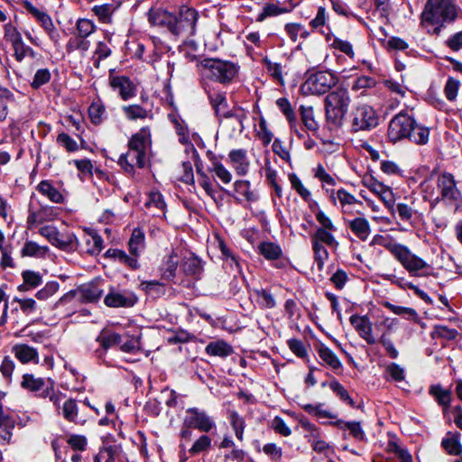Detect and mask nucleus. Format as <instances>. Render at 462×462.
Returning a JSON list of instances; mask_svg holds the SVG:
<instances>
[{
	"instance_id": "f257e3e1",
	"label": "nucleus",
	"mask_w": 462,
	"mask_h": 462,
	"mask_svg": "<svg viewBox=\"0 0 462 462\" xmlns=\"http://www.w3.org/2000/svg\"><path fill=\"white\" fill-rule=\"evenodd\" d=\"M152 143L149 126L142 127L130 137L127 143V152L122 153L117 160V164L125 173L133 177L136 169H143L146 166Z\"/></svg>"
},
{
	"instance_id": "f03ea898",
	"label": "nucleus",
	"mask_w": 462,
	"mask_h": 462,
	"mask_svg": "<svg viewBox=\"0 0 462 462\" xmlns=\"http://www.w3.org/2000/svg\"><path fill=\"white\" fill-rule=\"evenodd\" d=\"M459 8L452 0H427L420 14V25L428 33L439 35L445 23H454Z\"/></svg>"
},
{
	"instance_id": "7ed1b4c3",
	"label": "nucleus",
	"mask_w": 462,
	"mask_h": 462,
	"mask_svg": "<svg viewBox=\"0 0 462 462\" xmlns=\"http://www.w3.org/2000/svg\"><path fill=\"white\" fill-rule=\"evenodd\" d=\"M371 245H379L386 248L411 276L427 277L432 273L431 265L402 244L391 243L386 237L376 235L373 237Z\"/></svg>"
},
{
	"instance_id": "20e7f679",
	"label": "nucleus",
	"mask_w": 462,
	"mask_h": 462,
	"mask_svg": "<svg viewBox=\"0 0 462 462\" xmlns=\"http://www.w3.org/2000/svg\"><path fill=\"white\" fill-rule=\"evenodd\" d=\"M387 136L392 143L409 140L416 144L423 145L429 141L430 129L420 124L407 112L401 111L390 121Z\"/></svg>"
},
{
	"instance_id": "39448f33",
	"label": "nucleus",
	"mask_w": 462,
	"mask_h": 462,
	"mask_svg": "<svg viewBox=\"0 0 462 462\" xmlns=\"http://www.w3.org/2000/svg\"><path fill=\"white\" fill-rule=\"evenodd\" d=\"M198 18L199 14L195 9L182 5L177 14L157 13L154 23L164 25L174 36L188 39L196 32Z\"/></svg>"
},
{
	"instance_id": "423d86ee",
	"label": "nucleus",
	"mask_w": 462,
	"mask_h": 462,
	"mask_svg": "<svg viewBox=\"0 0 462 462\" xmlns=\"http://www.w3.org/2000/svg\"><path fill=\"white\" fill-rule=\"evenodd\" d=\"M199 67L204 78L222 85L231 83L236 77L239 69L232 61L210 58L201 60Z\"/></svg>"
},
{
	"instance_id": "0eeeda50",
	"label": "nucleus",
	"mask_w": 462,
	"mask_h": 462,
	"mask_svg": "<svg viewBox=\"0 0 462 462\" xmlns=\"http://www.w3.org/2000/svg\"><path fill=\"white\" fill-rule=\"evenodd\" d=\"M380 124V115L371 105L357 103L349 114V129L351 133L370 132Z\"/></svg>"
},
{
	"instance_id": "6e6552de",
	"label": "nucleus",
	"mask_w": 462,
	"mask_h": 462,
	"mask_svg": "<svg viewBox=\"0 0 462 462\" xmlns=\"http://www.w3.org/2000/svg\"><path fill=\"white\" fill-rule=\"evenodd\" d=\"M350 102V96L346 88H337L330 91L324 101L327 120L335 125H340L348 110Z\"/></svg>"
},
{
	"instance_id": "1a4fd4ad",
	"label": "nucleus",
	"mask_w": 462,
	"mask_h": 462,
	"mask_svg": "<svg viewBox=\"0 0 462 462\" xmlns=\"http://www.w3.org/2000/svg\"><path fill=\"white\" fill-rule=\"evenodd\" d=\"M436 189L438 195L436 202L443 201L445 204L454 206L456 210L462 205V194L457 187L454 176L448 172H443L437 176Z\"/></svg>"
},
{
	"instance_id": "9d476101",
	"label": "nucleus",
	"mask_w": 462,
	"mask_h": 462,
	"mask_svg": "<svg viewBox=\"0 0 462 462\" xmlns=\"http://www.w3.org/2000/svg\"><path fill=\"white\" fill-rule=\"evenodd\" d=\"M39 234L46 238L53 246L65 251L74 252L78 248V239L72 233L61 234L52 225L42 226L39 228Z\"/></svg>"
},
{
	"instance_id": "9b49d317",
	"label": "nucleus",
	"mask_w": 462,
	"mask_h": 462,
	"mask_svg": "<svg viewBox=\"0 0 462 462\" xmlns=\"http://www.w3.org/2000/svg\"><path fill=\"white\" fill-rule=\"evenodd\" d=\"M337 83L335 74L328 70H320L310 74L302 88L312 95H323L328 93Z\"/></svg>"
},
{
	"instance_id": "f8f14e48",
	"label": "nucleus",
	"mask_w": 462,
	"mask_h": 462,
	"mask_svg": "<svg viewBox=\"0 0 462 462\" xmlns=\"http://www.w3.org/2000/svg\"><path fill=\"white\" fill-rule=\"evenodd\" d=\"M329 198L331 202L337 208H339L345 215H355L360 214V207L363 206V202L357 199L353 194L348 192L346 189L341 188L337 190H328Z\"/></svg>"
},
{
	"instance_id": "ddd939ff",
	"label": "nucleus",
	"mask_w": 462,
	"mask_h": 462,
	"mask_svg": "<svg viewBox=\"0 0 462 462\" xmlns=\"http://www.w3.org/2000/svg\"><path fill=\"white\" fill-rule=\"evenodd\" d=\"M183 426L187 428H193L201 432H209L216 428L214 419L209 416L204 410L192 407L186 410V414L183 420Z\"/></svg>"
},
{
	"instance_id": "4468645a",
	"label": "nucleus",
	"mask_w": 462,
	"mask_h": 462,
	"mask_svg": "<svg viewBox=\"0 0 462 462\" xmlns=\"http://www.w3.org/2000/svg\"><path fill=\"white\" fill-rule=\"evenodd\" d=\"M23 5L24 8L27 10V12L31 14L33 17H35L37 21L41 23L42 27L46 32L50 40L54 43V45H59L60 35L58 30L55 28L51 16L47 13L36 8L28 0L23 1Z\"/></svg>"
},
{
	"instance_id": "2eb2a0df",
	"label": "nucleus",
	"mask_w": 462,
	"mask_h": 462,
	"mask_svg": "<svg viewBox=\"0 0 462 462\" xmlns=\"http://www.w3.org/2000/svg\"><path fill=\"white\" fill-rule=\"evenodd\" d=\"M297 5L298 3L295 0H283L281 2L269 0L264 4L262 11L257 14L256 22L261 23L268 17H274L290 14L293 11Z\"/></svg>"
},
{
	"instance_id": "dca6fc26",
	"label": "nucleus",
	"mask_w": 462,
	"mask_h": 462,
	"mask_svg": "<svg viewBox=\"0 0 462 462\" xmlns=\"http://www.w3.org/2000/svg\"><path fill=\"white\" fill-rule=\"evenodd\" d=\"M109 85L125 101L136 96L137 87L128 77L109 75Z\"/></svg>"
},
{
	"instance_id": "f3484780",
	"label": "nucleus",
	"mask_w": 462,
	"mask_h": 462,
	"mask_svg": "<svg viewBox=\"0 0 462 462\" xmlns=\"http://www.w3.org/2000/svg\"><path fill=\"white\" fill-rule=\"evenodd\" d=\"M137 301L136 296L130 291H118L111 289L104 299V303L110 308H130Z\"/></svg>"
},
{
	"instance_id": "a211bd4d",
	"label": "nucleus",
	"mask_w": 462,
	"mask_h": 462,
	"mask_svg": "<svg viewBox=\"0 0 462 462\" xmlns=\"http://www.w3.org/2000/svg\"><path fill=\"white\" fill-rule=\"evenodd\" d=\"M440 446L448 455L457 457L454 462H462V443L460 432L448 431L441 439Z\"/></svg>"
},
{
	"instance_id": "6ab92c4d",
	"label": "nucleus",
	"mask_w": 462,
	"mask_h": 462,
	"mask_svg": "<svg viewBox=\"0 0 462 462\" xmlns=\"http://www.w3.org/2000/svg\"><path fill=\"white\" fill-rule=\"evenodd\" d=\"M11 353L22 365H38L40 363V356L37 348L27 344H14L11 348Z\"/></svg>"
},
{
	"instance_id": "aec40b11",
	"label": "nucleus",
	"mask_w": 462,
	"mask_h": 462,
	"mask_svg": "<svg viewBox=\"0 0 462 462\" xmlns=\"http://www.w3.org/2000/svg\"><path fill=\"white\" fill-rule=\"evenodd\" d=\"M349 321L358 332L360 337H362L368 345H374L376 343V339L373 334V324L367 316L354 314L350 317Z\"/></svg>"
},
{
	"instance_id": "412c9836",
	"label": "nucleus",
	"mask_w": 462,
	"mask_h": 462,
	"mask_svg": "<svg viewBox=\"0 0 462 462\" xmlns=\"http://www.w3.org/2000/svg\"><path fill=\"white\" fill-rule=\"evenodd\" d=\"M57 214L51 207H42L37 210H29L27 217L28 229H33L36 226L56 219Z\"/></svg>"
},
{
	"instance_id": "4be33fe9",
	"label": "nucleus",
	"mask_w": 462,
	"mask_h": 462,
	"mask_svg": "<svg viewBox=\"0 0 462 462\" xmlns=\"http://www.w3.org/2000/svg\"><path fill=\"white\" fill-rule=\"evenodd\" d=\"M317 353L322 360V365L331 369L335 374H341L343 365L337 356L324 344L317 347Z\"/></svg>"
},
{
	"instance_id": "5701e85b",
	"label": "nucleus",
	"mask_w": 462,
	"mask_h": 462,
	"mask_svg": "<svg viewBox=\"0 0 462 462\" xmlns=\"http://www.w3.org/2000/svg\"><path fill=\"white\" fill-rule=\"evenodd\" d=\"M228 161L239 176H245L249 171L250 162L245 149H234L228 153Z\"/></svg>"
},
{
	"instance_id": "b1692460",
	"label": "nucleus",
	"mask_w": 462,
	"mask_h": 462,
	"mask_svg": "<svg viewBox=\"0 0 462 462\" xmlns=\"http://www.w3.org/2000/svg\"><path fill=\"white\" fill-rule=\"evenodd\" d=\"M52 383L51 379L46 380L42 377H36L33 374H24L22 376L21 387L31 393H34L36 396L43 391L46 386H50Z\"/></svg>"
},
{
	"instance_id": "393cba45",
	"label": "nucleus",
	"mask_w": 462,
	"mask_h": 462,
	"mask_svg": "<svg viewBox=\"0 0 462 462\" xmlns=\"http://www.w3.org/2000/svg\"><path fill=\"white\" fill-rule=\"evenodd\" d=\"M347 227L361 241H366L372 229L369 221L364 217H356L346 221Z\"/></svg>"
},
{
	"instance_id": "a878e982",
	"label": "nucleus",
	"mask_w": 462,
	"mask_h": 462,
	"mask_svg": "<svg viewBox=\"0 0 462 462\" xmlns=\"http://www.w3.org/2000/svg\"><path fill=\"white\" fill-rule=\"evenodd\" d=\"M284 32L292 42H299L297 48L300 49L301 42L306 40L310 32L300 23H287L284 25Z\"/></svg>"
},
{
	"instance_id": "bb28decb",
	"label": "nucleus",
	"mask_w": 462,
	"mask_h": 462,
	"mask_svg": "<svg viewBox=\"0 0 462 462\" xmlns=\"http://www.w3.org/2000/svg\"><path fill=\"white\" fill-rule=\"evenodd\" d=\"M234 193L235 199L239 203L243 201L252 202L257 199V196L251 189V184L248 180H236L234 183Z\"/></svg>"
},
{
	"instance_id": "cd10ccee",
	"label": "nucleus",
	"mask_w": 462,
	"mask_h": 462,
	"mask_svg": "<svg viewBox=\"0 0 462 462\" xmlns=\"http://www.w3.org/2000/svg\"><path fill=\"white\" fill-rule=\"evenodd\" d=\"M105 256L115 261H118L120 263L125 264L132 270H137L140 268V264L136 257L132 254L128 255L125 251L120 249H108Z\"/></svg>"
},
{
	"instance_id": "c85d7f7f",
	"label": "nucleus",
	"mask_w": 462,
	"mask_h": 462,
	"mask_svg": "<svg viewBox=\"0 0 462 462\" xmlns=\"http://www.w3.org/2000/svg\"><path fill=\"white\" fill-rule=\"evenodd\" d=\"M145 248V236L141 228H134L132 232L131 237L128 241V249L130 254L136 257L138 260L139 255Z\"/></svg>"
},
{
	"instance_id": "c756f323",
	"label": "nucleus",
	"mask_w": 462,
	"mask_h": 462,
	"mask_svg": "<svg viewBox=\"0 0 462 462\" xmlns=\"http://www.w3.org/2000/svg\"><path fill=\"white\" fill-rule=\"evenodd\" d=\"M37 190L53 203L60 204L65 200L63 194L49 180H42L37 186Z\"/></svg>"
},
{
	"instance_id": "7c9ffc66",
	"label": "nucleus",
	"mask_w": 462,
	"mask_h": 462,
	"mask_svg": "<svg viewBox=\"0 0 462 462\" xmlns=\"http://www.w3.org/2000/svg\"><path fill=\"white\" fill-rule=\"evenodd\" d=\"M178 265V254L172 250L161 267L162 278L166 281H172L176 276Z\"/></svg>"
},
{
	"instance_id": "2f4dec72",
	"label": "nucleus",
	"mask_w": 462,
	"mask_h": 462,
	"mask_svg": "<svg viewBox=\"0 0 462 462\" xmlns=\"http://www.w3.org/2000/svg\"><path fill=\"white\" fill-rule=\"evenodd\" d=\"M205 351L208 356L224 358L233 353V348L224 340H216L209 342L207 345Z\"/></svg>"
},
{
	"instance_id": "473e14b6",
	"label": "nucleus",
	"mask_w": 462,
	"mask_h": 462,
	"mask_svg": "<svg viewBox=\"0 0 462 462\" xmlns=\"http://www.w3.org/2000/svg\"><path fill=\"white\" fill-rule=\"evenodd\" d=\"M122 110L125 118L129 121H134L138 119L143 120L152 117L151 110H147L137 104L124 106H122Z\"/></svg>"
},
{
	"instance_id": "72a5a7b5",
	"label": "nucleus",
	"mask_w": 462,
	"mask_h": 462,
	"mask_svg": "<svg viewBox=\"0 0 462 462\" xmlns=\"http://www.w3.org/2000/svg\"><path fill=\"white\" fill-rule=\"evenodd\" d=\"M208 98L210 100V104L213 106L215 113L217 116H223L225 117H230L232 115L226 111L227 108V101L226 97V93L224 92H215L208 95Z\"/></svg>"
},
{
	"instance_id": "f704fd0d",
	"label": "nucleus",
	"mask_w": 462,
	"mask_h": 462,
	"mask_svg": "<svg viewBox=\"0 0 462 462\" xmlns=\"http://www.w3.org/2000/svg\"><path fill=\"white\" fill-rule=\"evenodd\" d=\"M60 414L69 422L79 423V407L74 399H67L61 405Z\"/></svg>"
},
{
	"instance_id": "c9c22d12",
	"label": "nucleus",
	"mask_w": 462,
	"mask_h": 462,
	"mask_svg": "<svg viewBox=\"0 0 462 462\" xmlns=\"http://www.w3.org/2000/svg\"><path fill=\"white\" fill-rule=\"evenodd\" d=\"M79 292L84 301L94 302L101 298L103 290L99 287L98 282H92L81 286Z\"/></svg>"
},
{
	"instance_id": "e433bc0d",
	"label": "nucleus",
	"mask_w": 462,
	"mask_h": 462,
	"mask_svg": "<svg viewBox=\"0 0 462 462\" xmlns=\"http://www.w3.org/2000/svg\"><path fill=\"white\" fill-rule=\"evenodd\" d=\"M15 102L14 94L0 84V123H3L8 116V104Z\"/></svg>"
},
{
	"instance_id": "4c0bfd02",
	"label": "nucleus",
	"mask_w": 462,
	"mask_h": 462,
	"mask_svg": "<svg viewBox=\"0 0 462 462\" xmlns=\"http://www.w3.org/2000/svg\"><path fill=\"white\" fill-rule=\"evenodd\" d=\"M49 253V247L40 245L33 241H26L21 250L22 256L43 258Z\"/></svg>"
},
{
	"instance_id": "58836bf2",
	"label": "nucleus",
	"mask_w": 462,
	"mask_h": 462,
	"mask_svg": "<svg viewBox=\"0 0 462 462\" xmlns=\"http://www.w3.org/2000/svg\"><path fill=\"white\" fill-rule=\"evenodd\" d=\"M227 419L239 441L244 440V430L245 428V419L236 411H228Z\"/></svg>"
},
{
	"instance_id": "ea45409f",
	"label": "nucleus",
	"mask_w": 462,
	"mask_h": 462,
	"mask_svg": "<svg viewBox=\"0 0 462 462\" xmlns=\"http://www.w3.org/2000/svg\"><path fill=\"white\" fill-rule=\"evenodd\" d=\"M260 254L267 260H278L282 254V248L275 243L263 242L258 246Z\"/></svg>"
},
{
	"instance_id": "a19ab883",
	"label": "nucleus",
	"mask_w": 462,
	"mask_h": 462,
	"mask_svg": "<svg viewBox=\"0 0 462 462\" xmlns=\"http://www.w3.org/2000/svg\"><path fill=\"white\" fill-rule=\"evenodd\" d=\"M106 116V106L100 99L94 100L88 107V116L92 124L100 125Z\"/></svg>"
},
{
	"instance_id": "79ce46f5",
	"label": "nucleus",
	"mask_w": 462,
	"mask_h": 462,
	"mask_svg": "<svg viewBox=\"0 0 462 462\" xmlns=\"http://www.w3.org/2000/svg\"><path fill=\"white\" fill-rule=\"evenodd\" d=\"M430 394L434 397L437 402L444 408L449 407L451 402V393L448 390L443 389L440 385H432L430 388Z\"/></svg>"
},
{
	"instance_id": "37998d69",
	"label": "nucleus",
	"mask_w": 462,
	"mask_h": 462,
	"mask_svg": "<svg viewBox=\"0 0 462 462\" xmlns=\"http://www.w3.org/2000/svg\"><path fill=\"white\" fill-rule=\"evenodd\" d=\"M383 305L386 309H388L391 312L394 313L395 315L402 316L405 319H411L413 321H417L419 319V315H418L417 311L412 308L397 306L389 301L383 302Z\"/></svg>"
},
{
	"instance_id": "c03bdc74",
	"label": "nucleus",
	"mask_w": 462,
	"mask_h": 462,
	"mask_svg": "<svg viewBox=\"0 0 462 462\" xmlns=\"http://www.w3.org/2000/svg\"><path fill=\"white\" fill-rule=\"evenodd\" d=\"M376 85V79L369 76H360L353 80L351 89L354 92H360V95L364 96L366 89L374 88Z\"/></svg>"
},
{
	"instance_id": "a18cd8bd",
	"label": "nucleus",
	"mask_w": 462,
	"mask_h": 462,
	"mask_svg": "<svg viewBox=\"0 0 462 462\" xmlns=\"http://www.w3.org/2000/svg\"><path fill=\"white\" fill-rule=\"evenodd\" d=\"M116 11V6L113 4H104L100 5H94L92 12L97 16L98 20L103 23H110L112 14Z\"/></svg>"
},
{
	"instance_id": "49530a36",
	"label": "nucleus",
	"mask_w": 462,
	"mask_h": 462,
	"mask_svg": "<svg viewBox=\"0 0 462 462\" xmlns=\"http://www.w3.org/2000/svg\"><path fill=\"white\" fill-rule=\"evenodd\" d=\"M300 110L301 121L305 128L312 133L317 132L319 130V124L315 120L313 108L311 106L305 107L301 106Z\"/></svg>"
},
{
	"instance_id": "de8ad7c7",
	"label": "nucleus",
	"mask_w": 462,
	"mask_h": 462,
	"mask_svg": "<svg viewBox=\"0 0 462 462\" xmlns=\"http://www.w3.org/2000/svg\"><path fill=\"white\" fill-rule=\"evenodd\" d=\"M255 300L262 309H273L276 306V300L273 295L267 290L254 291Z\"/></svg>"
},
{
	"instance_id": "09e8293b",
	"label": "nucleus",
	"mask_w": 462,
	"mask_h": 462,
	"mask_svg": "<svg viewBox=\"0 0 462 462\" xmlns=\"http://www.w3.org/2000/svg\"><path fill=\"white\" fill-rule=\"evenodd\" d=\"M289 180L291 188L299 194V196L306 202L311 199L310 191L303 185L300 178L295 173L289 174Z\"/></svg>"
},
{
	"instance_id": "8fccbe9b",
	"label": "nucleus",
	"mask_w": 462,
	"mask_h": 462,
	"mask_svg": "<svg viewBox=\"0 0 462 462\" xmlns=\"http://www.w3.org/2000/svg\"><path fill=\"white\" fill-rule=\"evenodd\" d=\"M90 47V42L86 38H81L79 35L75 34L70 37L67 42L66 50L68 52L74 51H87Z\"/></svg>"
},
{
	"instance_id": "3c124183",
	"label": "nucleus",
	"mask_w": 462,
	"mask_h": 462,
	"mask_svg": "<svg viewBox=\"0 0 462 462\" xmlns=\"http://www.w3.org/2000/svg\"><path fill=\"white\" fill-rule=\"evenodd\" d=\"M312 241H318L319 244H326L329 246H337L338 245L332 234V230L325 228H318L312 236Z\"/></svg>"
},
{
	"instance_id": "603ef678",
	"label": "nucleus",
	"mask_w": 462,
	"mask_h": 462,
	"mask_svg": "<svg viewBox=\"0 0 462 462\" xmlns=\"http://www.w3.org/2000/svg\"><path fill=\"white\" fill-rule=\"evenodd\" d=\"M312 249L314 251L315 263L319 271H322L324 268L325 261L328 257V250L322 244L318 241H312Z\"/></svg>"
},
{
	"instance_id": "864d4df0",
	"label": "nucleus",
	"mask_w": 462,
	"mask_h": 462,
	"mask_svg": "<svg viewBox=\"0 0 462 462\" xmlns=\"http://www.w3.org/2000/svg\"><path fill=\"white\" fill-rule=\"evenodd\" d=\"M210 171L213 172L224 184H228L232 180L231 172L216 159L212 161Z\"/></svg>"
},
{
	"instance_id": "5fc2aeb1",
	"label": "nucleus",
	"mask_w": 462,
	"mask_h": 462,
	"mask_svg": "<svg viewBox=\"0 0 462 462\" xmlns=\"http://www.w3.org/2000/svg\"><path fill=\"white\" fill-rule=\"evenodd\" d=\"M14 50V56L18 62L23 60L26 56H31L32 58L35 57L34 51L28 45H26L23 41H20L17 43L12 44Z\"/></svg>"
},
{
	"instance_id": "6e6d98bb",
	"label": "nucleus",
	"mask_w": 462,
	"mask_h": 462,
	"mask_svg": "<svg viewBox=\"0 0 462 462\" xmlns=\"http://www.w3.org/2000/svg\"><path fill=\"white\" fill-rule=\"evenodd\" d=\"M276 105L289 121L291 127H293L296 123V116L289 100L286 97L278 98Z\"/></svg>"
},
{
	"instance_id": "4d7b16f0",
	"label": "nucleus",
	"mask_w": 462,
	"mask_h": 462,
	"mask_svg": "<svg viewBox=\"0 0 462 462\" xmlns=\"http://www.w3.org/2000/svg\"><path fill=\"white\" fill-rule=\"evenodd\" d=\"M96 31V25L88 19L81 18L76 23V34L81 38H88Z\"/></svg>"
},
{
	"instance_id": "13d9d810",
	"label": "nucleus",
	"mask_w": 462,
	"mask_h": 462,
	"mask_svg": "<svg viewBox=\"0 0 462 462\" xmlns=\"http://www.w3.org/2000/svg\"><path fill=\"white\" fill-rule=\"evenodd\" d=\"M211 439L208 435H201L189 449L191 456H196L201 452L207 451L211 447Z\"/></svg>"
},
{
	"instance_id": "bf43d9fd",
	"label": "nucleus",
	"mask_w": 462,
	"mask_h": 462,
	"mask_svg": "<svg viewBox=\"0 0 462 462\" xmlns=\"http://www.w3.org/2000/svg\"><path fill=\"white\" fill-rule=\"evenodd\" d=\"M300 424L302 430L305 431V438L308 439L309 443L313 441V439L321 437L320 430L307 419L300 420Z\"/></svg>"
},
{
	"instance_id": "052dcab7",
	"label": "nucleus",
	"mask_w": 462,
	"mask_h": 462,
	"mask_svg": "<svg viewBox=\"0 0 462 462\" xmlns=\"http://www.w3.org/2000/svg\"><path fill=\"white\" fill-rule=\"evenodd\" d=\"M314 177L322 183L323 188L325 185L333 187L337 184L336 179L326 171L322 164H318L314 169Z\"/></svg>"
},
{
	"instance_id": "680f3d73",
	"label": "nucleus",
	"mask_w": 462,
	"mask_h": 462,
	"mask_svg": "<svg viewBox=\"0 0 462 462\" xmlns=\"http://www.w3.org/2000/svg\"><path fill=\"white\" fill-rule=\"evenodd\" d=\"M329 388L344 402H346L350 406L355 405L354 400L350 397L348 392L345 389V387L336 379L330 381Z\"/></svg>"
},
{
	"instance_id": "e2e57ef3",
	"label": "nucleus",
	"mask_w": 462,
	"mask_h": 462,
	"mask_svg": "<svg viewBox=\"0 0 462 462\" xmlns=\"http://www.w3.org/2000/svg\"><path fill=\"white\" fill-rule=\"evenodd\" d=\"M140 288L148 294L159 296L164 293V284L158 281H144L140 283Z\"/></svg>"
},
{
	"instance_id": "0e129e2a",
	"label": "nucleus",
	"mask_w": 462,
	"mask_h": 462,
	"mask_svg": "<svg viewBox=\"0 0 462 462\" xmlns=\"http://www.w3.org/2000/svg\"><path fill=\"white\" fill-rule=\"evenodd\" d=\"M67 444L76 451H84L88 447V439L84 435L71 434L67 438Z\"/></svg>"
},
{
	"instance_id": "69168bd1",
	"label": "nucleus",
	"mask_w": 462,
	"mask_h": 462,
	"mask_svg": "<svg viewBox=\"0 0 462 462\" xmlns=\"http://www.w3.org/2000/svg\"><path fill=\"white\" fill-rule=\"evenodd\" d=\"M460 87L459 80L455 78L448 77L446 85L444 87V94L448 101H455L457 96V92Z\"/></svg>"
},
{
	"instance_id": "338daca9",
	"label": "nucleus",
	"mask_w": 462,
	"mask_h": 462,
	"mask_svg": "<svg viewBox=\"0 0 462 462\" xmlns=\"http://www.w3.org/2000/svg\"><path fill=\"white\" fill-rule=\"evenodd\" d=\"M4 39L11 45L23 40L17 27L11 23H5L4 26Z\"/></svg>"
},
{
	"instance_id": "774afa93",
	"label": "nucleus",
	"mask_w": 462,
	"mask_h": 462,
	"mask_svg": "<svg viewBox=\"0 0 462 462\" xmlns=\"http://www.w3.org/2000/svg\"><path fill=\"white\" fill-rule=\"evenodd\" d=\"M14 361L9 356H5L0 365V372L3 377L10 383L12 381V375L15 369Z\"/></svg>"
}]
</instances>
